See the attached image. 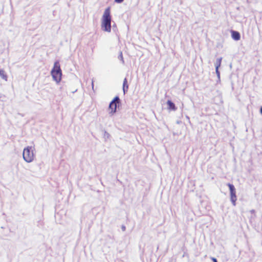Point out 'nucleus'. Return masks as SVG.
<instances>
[{
	"label": "nucleus",
	"instance_id": "10",
	"mask_svg": "<svg viewBox=\"0 0 262 262\" xmlns=\"http://www.w3.org/2000/svg\"><path fill=\"white\" fill-rule=\"evenodd\" d=\"M0 76L2 79L5 81L7 80V76L5 74V71L3 70H0Z\"/></svg>",
	"mask_w": 262,
	"mask_h": 262
},
{
	"label": "nucleus",
	"instance_id": "12",
	"mask_svg": "<svg viewBox=\"0 0 262 262\" xmlns=\"http://www.w3.org/2000/svg\"><path fill=\"white\" fill-rule=\"evenodd\" d=\"M118 58L121 60L122 63H124V60H123V55H122V52H120V54L118 56Z\"/></svg>",
	"mask_w": 262,
	"mask_h": 262
},
{
	"label": "nucleus",
	"instance_id": "6",
	"mask_svg": "<svg viewBox=\"0 0 262 262\" xmlns=\"http://www.w3.org/2000/svg\"><path fill=\"white\" fill-rule=\"evenodd\" d=\"M229 188L230 196L236 195V190L234 186L230 183L227 184Z\"/></svg>",
	"mask_w": 262,
	"mask_h": 262
},
{
	"label": "nucleus",
	"instance_id": "1",
	"mask_svg": "<svg viewBox=\"0 0 262 262\" xmlns=\"http://www.w3.org/2000/svg\"><path fill=\"white\" fill-rule=\"evenodd\" d=\"M111 8L107 7L105 9L101 19V28L102 31L108 33L111 32Z\"/></svg>",
	"mask_w": 262,
	"mask_h": 262
},
{
	"label": "nucleus",
	"instance_id": "4",
	"mask_svg": "<svg viewBox=\"0 0 262 262\" xmlns=\"http://www.w3.org/2000/svg\"><path fill=\"white\" fill-rule=\"evenodd\" d=\"M120 102V99L118 96H116L114 99L111 102L109 108L111 110L110 114H114L116 112L117 105Z\"/></svg>",
	"mask_w": 262,
	"mask_h": 262
},
{
	"label": "nucleus",
	"instance_id": "16",
	"mask_svg": "<svg viewBox=\"0 0 262 262\" xmlns=\"http://www.w3.org/2000/svg\"><path fill=\"white\" fill-rule=\"evenodd\" d=\"M104 136H105V137H109V134H108V133H106V132H105Z\"/></svg>",
	"mask_w": 262,
	"mask_h": 262
},
{
	"label": "nucleus",
	"instance_id": "13",
	"mask_svg": "<svg viewBox=\"0 0 262 262\" xmlns=\"http://www.w3.org/2000/svg\"><path fill=\"white\" fill-rule=\"evenodd\" d=\"M215 73L216 74L217 77V81H220V73L219 71V69H215Z\"/></svg>",
	"mask_w": 262,
	"mask_h": 262
},
{
	"label": "nucleus",
	"instance_id": "3",
	"mask_svg": "<svg viewBox=\"0 0 262 262\" xmlns=\"http://www.w3.org/2000/svg\"><path fill=\"white\" fill-rule=\"evenodd\" d=\"M53 79L58 83L61 79L62 72L60 64L58 61L54 62V67L51 72Z\"/></svg>",
	"mask_w": 262,
	"mask_h": 262
},
{
	"label": "nucleus",
	"instance_id": "14",
	"mask_svg": "<svg viewBox=\"0 0 262 262\" xmlns=\"http://www.w3.org/2000/svg\"><path fill=\"white\" fill-rule=\"evenodd\" d=\"M124 0H115V2L117 3H122Z\"/></svg>",
	"mask_w": 262,
	"mask_h": 262
},
{
	"label": "nucleus",
	"instance_id": "11",
	"mask_svg": "<svg viewBox=\"0 0 262 262\" xmlns=\"http://www.w3.org/2000/svg\"><path fill=\"white\" fill-rule=\"evenodd\" d=\"M230 200L233 206L236 205V201L237 200V197L236 195L230 196Z\"/></svg>",
	"mask_w": 262,
	"mask_h": 262
},
{
	"label": "nucleus",
	"instance_id": "2",
	"mask_svg": "<svg viewBox=\"0 0 262 262\" xmlns=\"http://www.w3.org/2000/svg\"><path fill=\"white\" fill-rule=\"evenodd\" d=\"M36 151L34 146H27L24 148L23 160L27 163L32 162L35 158Z\"/></svg>",
	"mask_w": 262,
	"mask_h": 262
},
{
	"label": "nucleus",
	"instance_id": "19",
	"mask_svg": "<svg viewBox=\"0 0 262 262\" xmlns=\"http://www.w3.org/2000/svg\"><path fill=\"white\" fill-rule=\"evenodd\" d=\"M260 113L262 114V107L260 108Z\"/></svg>",
	"mask_w": 262,
	"mask_h": 262
},
{
	"label": "nucleus",
	"instance_id": "18",
	"mask_svg": "<svg viewBox=\"0 0 262 262\" xmlns=\"http://www.w3.org/2000/svg\"><path fill=\"white\" fill-rule=\"evenodd\" d=\"M92 89H94V82H93V81H92Z\"/></svg>",
	"mask_w": 262,
	"mask_h": 262
},
{
	"label": "nucleus",
	"instance_id": "9",
	"mask_svg": "<svg viewBox=\"0 0 262 262\" xmlns=\"http://www.w3.org/2000/svg\"><path fill=\"white\" fill-rule=\"evenodd\" d=\"M222 60V57L216 59V62L215 63V69H219V68L220 67Z\"/></svg>",
	"mask_w": 262,
	"mask_h": 262
},
{
	"label": "nucleus",
	"instance_id": "8",
	"mask_svg": "<svg viewBox=\"0 0 262 262\" xmlns=\"http://www.w3.org/2000/svg\"><path fill=\"white\" fill-rule=\"evenodd\" d=\"M127 79L126 78H125L123 81V91L124 93L125 94L126 92L127 91V89L128 88V86L127 83Z\"/></svg>",
	"mask_w": 262,
	"mask_h": 262
},
{
	"label": "nucleus",
	"instance_id": "17",
	"mask_svg": "<svg viewBox=\"0 0 262 262\" xmlns=\"http://www.w3.org/2000/svg\"><path fill=\"white\" fill-rule=\"evenodd\" d=\"M122 229L123 231H125V227L124 226H122Z\"/></svg>",
	"mask_w": 262,
	"mask_h": 262
},
{
	"label": "nucleus",
	"instance_id": "5",
	"mask_svg": "<svg viewBox=\"0 0 262 262\" xmlns=\"http://www.w3.org/2000/svg\"><path fill=\"white\" fill-rule=\"evenodd\" d=\"M167 104L168 106V110H172L173 111H176L177 107H176L175 104L171 101L168 100L167 102Z\"/></svg>",
	"mask_w": 262,
	"mask_h": 262
},
{
	"label": "nucleus",
	"instance_id": "7",
	"mask_svg": "<svg viewBox=\"0 0 262 262\" xmlns=\"http://www.w3.org/2000/svg\"><path fill=\"white\" fill-rule=\"evenodd\" d=\"M231 33H232V37L233 39H234L235 40H238L240 39V38H241L240 34L238 32L233 31H232Z\"/></svg>",
	"mask_w": 262,
	"mask_h": 262
},
{
	"label": "nucleus",
	"instance_id": "15",
	"mask_svg": "<svg viewBox=\"0 0 262 262\" xmlns=\"http://www.w3.org/2000/svg\"><path fill=\"white\" fill-rule=\"evenodd\" d=\"M211 260L213 261V262H217V260L215 258L211 257Z\"/></svg>",
	"mask_w": 262,
	"mask_h": 262
}]
</instances>
